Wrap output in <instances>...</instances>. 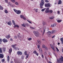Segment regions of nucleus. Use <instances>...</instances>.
<instances>
[{"label":"nucleus","instance_id":"1","mask_svg":"<svg viewBox=\"0 0 63 63\" xmlns=\"http://www.w3.org/2000/svg\"><path fill=\"white\" fill-rule=\"evenodd\" d=\"M45 7L48 8L46 9V10L45 11V12L46 13H49V8L51 7V5L49 3H48L45 4Z\"/></svg>","mask_w":63,"mask_h":63},{"label":"nucleus","instance_id":"2","mask_svg":"<svg viewBox=\"0 0 63 63\" xmlns=\"http://www.w3.org/2000/svg\"><path fill=\"white\" fill-rule=\"evenodd\" d=\"M63 62V57L62 56L60 58H59V60L57 59V63H62Z\"/></svg>","mask_w":63,"mask_h":63},{"label":"nucleus","instance_id":"3","mask_svg":"<svg viewBox=\"0 0 63 63\" xmlns=\"http://www.w3.org/2000/svg\"><path fill=\"white\" fill-rule=\"evenodd\" d=\"M44 4H45V2L44 1V0H42L41 3L40 4V8L41 9H43V6H44Z\"/></svg>","mask_w":63,"mask_h":63},{"label":"nucleus","instance_id":"4","mask_svg":"<svg viewBox=\"0 0 63 63\" xmlns=\"http://www.w3.org/2000/svg\"><path fill=\"white\" fill-rule=\"evenodd\" d=\"M33 33L36 37H38L39 36V32L37 31H34L33 32Z\"/></svg>","mask_w":63,"mask_h":63},{"label":"nucleus","instance_id":"5","mask_svg":"<svg viewBox=\"0 0 63 63\" xmlns=\"http://www.w3.org/2000/svg\"><path fill=\"white\" fill-rule=\"evenodd\" d=\"M14 11L18 15L20 14V13H21V11L20 10H17L15 9H14Z\"/></svg>","mask_w":63,"mask_h":63},{"label":"nucleus","instance_id":"6","mask_svg":"<svg viewBox=\"0 0 63 63\" xmlns=\"http://www.w3.org/2000/svg\"><path fill=\"white\" fill-rule=\"evenodd\" d=\"M17 54L18 55H22V52L20 51H19L17 52Z\"/></svg>","mask_w":63,"mask_h":63},{"label":"nucleus","instance_id":"7","mask_svg":"<svg viewBox=\"0 0 63 63\" xmlns=\"http://www.w3.org/2000/svg\"><path fill=\"white\" fill-rule=\"evenodd\" d=\"M9 54L11 55V53L12 52V48H11L10 49H9V51H8Z\"/></svg>","mask_w":63,"mask_h":63},{"label":"nucleus","instance_id":"8","mask_svg":"<svg viewBox=\"0 0 63 63\" xmlns=\"http://www.w3.org/2000/svg\"><path fill=\"white\" fill-rule=\"evenodd\" d=\"M2 41L3 42H4V43H7V42H8V40L5 38L3 39L2 40Z\"/></svg>","mask_w":63,"mask_h":63},{"label":"nucleus","instance_id":"9","mask_svg":"<svg viewBox=\"0 0 63 63\" xmlns=\"http://www.w3.org/2000/svg\"><path fill=\"white\" fill-rule=\"evenodd\" d=\"M50 47H51V48L53 49V50L54 51H55V49H54V47H53V46L52 45H51V44H50Z\"/></svg>","mask_w":63,"mask_h":63},{"label":"nucleus","instance_id":"10","mask_svg":"<svg viewBox=\"0 0 63 63\" xmlns=\"http://www.w3.org/2000/svg\"><path fill=\"white\" fill-rule=\"evenodd\" d=\"M33 53L34 54H36L37 56H38L39 55V54L37 53L36 50L34 51L33 52Z\"/></svg>","mask_w":63,"mask_h":63},{"label":"nucleus","instance_id":"11","mask_svg":"<svg viewBox=\"0 0 63 63\" xmlns=\"http://www.w3.org/2000/svg\"><path fill=\"white\" fill-rule=\"evenodd\" d=\"M46 27H44L43 28V34L42 35H44V33H45V32H46Z\"/></svg>","mask_w":63,"mask_h":63},{"label":"nucleus","instance_id":"12","mask_svg":"<svg viewBox=\"0 0 63 63\" xmlns=\"http://www.w3.org/2000/svg\"><path fill=\"white\" fill-rule=\"evenodd\" d=\"M6 38L7 39H9V38H10L11 36H10V34H8V35H6Z\"/></svg>","mask_w":63,"mask_h":63},{"label":"nucleus","instance_id":"13","mask_svg":"<svg viewBox=\"0 0 63 63\" xmlns=\"http://www.w3.org/2000/svg\"><path fill=\"white\" fill-rule=\"evenodd\" d=\"M8 25H10V26H11L12 25V22L11 21H9L8 23Z\"/></svg>","mask_w":63,"mask_h":63},{"label":"nucleus","instance_id":"14","mask_svg":"<svg viewBox=\"0 0 63 63\" xmlns=\"http://www.w3.org/2000/svg\"><path fill=\"white\" fill-rule=\"evenodd\" d=\"M5 0V3H8V4H9V5H11V2H9V3H8V0Z\"/></svg>","mask_w":63,"mask_h":63},{"label":"nucleus","instance_id":"15","mask_svg":"<svg viewBox=\"0 0 63 63\" xmlns=\"http://www.w3.org/2000/svg\"><path fill=\"white\" fill-rule=\"evenodd\" d=\"M4 57V55H3L0 54V58H3Z\"/></svg>","mask_w":63,"mask_h":63},{"label":"nucleus","instance_id":"16","mask_svg":"<svg viewBox=\"0 0 63 63\" xmlns=\"http://www.w3.org/2000/svg\"><path fill=\"white\" fill-rule=\"evenodd\" d=\"M56 25V23H54L53 25H51V26L52 27H53L54 26H55Z\"/></svg>","mask_w":63,"mask_h":63},{"label":"nucleus","instance_id":"17","mask_svg":"<svg viewBox=\"0 0 63 63\" xmlns=\"http://www.w3.org/2000/svg\"><path fill=\"white\" fill-rule=\"evenodd\" d=\"M56 32V31L55 30H53L51 31V33L52 34H53V33H54L55 32Z\"/></svg>","mask_w":63,"mask_h":63},{"label":"nucleus","instance_id":"18","mask_svg":"<svg viewBox=\"0 0 63 63\" xmlns=\"http://www.w3.org/2000/svg\"><path fill=\"white\" fill-rule=\"evenodd\" d=\"M62 4V1L61 0H60L59 1L58 3V5H59L60 4Z\"/></svg>","mask_w":63,"mask_h":63},{"label":"nucleus","instance_id":"19","mask_svg":"<svg viewBox=\"0 0 63 63\" xmlns=\"http://www.w3.org/2000/svg\"><path fill=\"white\" fill-rule=\"evenodd\" d=\"M60 40L62 42V45H63V38H61Z\"/></svg>","mask_w":63,"mask_h":63},{"label":"nucleus","instance_id":"20","mask_svg":"<svg viewBox=\"0 0 63 63\" xmlns=\"http://www.w3.org/2000/svg\"><path fill=\"white\" fill-rule=\"evenodd\" d=\"M51 33V32H50V31H49V32H47V35H50Z\"/></svg>","mask_w":63,"mask_h":63},{"label":"nucleus","instance_id":"21","mask_svg":"<svg viewBox=\"0 0 63 63\" xmlns=\"http://www.w3.org/2000/svg\"><path fill=\"white\" fill-rule=\"evenodd\" d=\"M52 13H53V11H52V10H49V13H50V14H52Z\"/></svg>","mask_w":63,"mask_h":63},{"label":"nucleus","instance_id":"22","mask_svg":"<svg viewBox=\"0 0 63 63\" xmlns=\"http://www.w3.org/2000/svg\"><path fill=\"white\" fill-rule=\"evenodd\" d=\"M12 22L13 24L14 25H16V23L14 20H12Z\"/></svg>","mask_w":63,"mask_h":63},{"label":"nucleus","instance_id":"23","mask_svg":"<svg viewBox=\"0 0 63 63\" xmlns=\"http://www.w3.org/2000/svg\"><path fill=\"white\" fill-rule=\"evenodd\" d=\"M7 61L8 62H9V61H10V56H8L7 57Z\"/></svg>","mask_w":63,"mask_h":63},{"label":"nucleus","instance_id":"24","mask_svg":"<svg viewBox=\"0 0 63 63\" xmlns=\"http://www.w3.org/2000/svg\"><path fill=\"white\" fill-rule=\"evenodd\" d=\"M42 24H43V25H46L47 23L46 22L43 21L42 22Z\"/></svg>","mask_w":63,"mask_h":63},{"label":"nucleus","instance_id":"25","mask_svg":"<svg viewBox=\"0 0 63 63\" xmlns=\"http://www.w3.org/2000/svg\"><path fill=\"white\" fill-rule=\"evenodd\" d=\"M15 63H20V62L18 61V60H16L15 62Z\"/></svg>","mask_w":63,"mask_h":63},{"label":"nucleus","instance_id":"26","mask_svg":"<svg viewBox=\"0 0 63 63\" xmlns=\"http://www.w3.org/2000/svg\"><path fill=\"white\" fill-rule=\"evenodd\" d=\"M15 26H14V28H15L16 27H17V28H19V26L18 25H14Z\"/></svg>","mask_w":63,"mask_h":63},{"label":"nucleus","instance_id":"27","mask_svg":"<svg viewBox=\"0 0 63 63\" xmlns=\"http://www.w3.org/2000/svg\"><path fill=\"white\" fill-rule=\"evenodd\" d=\"M0 10H3V8L1 5H0Z\"/></svg>","mask_w":63,"mask_h":63},{"label":"nucleus","instance_id":"28","mask_svg":"<svg viewBox=\"0 0 63 63\" xmlns=\"http://www.w3.org/2000/svg\"><path fill=\"white\" fill-rule=\"evenodd\" d=\"M54 18V17L53 16H52L51 17H49L50 19H53Z\"/></svg>","mask_w":63,"mask_h":63},{"label":"nucleus","instance_id":"29","mask_svg":"<svg viewBox=\"0 0 63 63\" xmlns=\"http://www.w3.org/2000/svg\"><path fill=\"white\" fill-rule=\"evenodd\" d=\"M46 8H44L42 9L41 10L42 12H44V11H45V10H46Z\"/></svg>","mask_w":63,"mask_h":63},{"label":"nucleus","instance_id":"30","mask_svg":"<svg viewBox=\"0 0 63 63\" xmlns=\"http://www.w3.org/2000/svg\"><path fill=\"white\" fill-rule=\"evenodd\" d=\"M57 21L58 23H60V22H61L62 21V20H58Z\"/></svg>","mask_w":63,"mask_h":63},{"label":"nucleus","instance_id":"31","mask_svg":"<svg viewBox=\"0 0 63 63\" xmlns=\"http://www.w3.org/2000/svg\"><path fill=\"white\" fill-rule=\"evenodd\" d=\"M0 53H2V48H0Z\"/></svg>","mask_w":63,"mask_h":63},{"label":"nucleus","instance_id":"32","mask_svg":"<svg viewBox=\"0 0 63 63\" xmlns=\"http://www.w3.org/2000/svg\"><path fill=\"white\" fill-rule=\"evenodd\" d=\"M37 42H38L39 44H41V41H40V40H37Z\"/></svg>","mask_w":63,"mask_h":63},{"label":"nucleus","instance_id":"33","mask_svg":"<svg viewBox=\"0 0 63 63\" xmlns=\"http://www.w3.org/2000/svg\"><path fill=\"white\" fill-rule=\"evenodd\" d=\"M3 52H5L6 51V48H3Z\"/></svg>","mask_w":63,"mask_h":63},{"label":"nucleus","instance_id":"34","mask_svg":"<svg viewBox=\"0 0 63 63\" xmlns=\"http://www.w3.org/2000/svg\"><path fill=\"white\" fill-rule=\"evenodd\" d=\"M46 47V46L45 45L43 44L42 45V48H45V47Z\"/></svg>","mask_w":63,"mask_h":63},{"label":"nucleus","instance_id":"35","mask_svg":"<svg viewBox=\"0 0 63 63\" xmlns=\"http://www.w3.org/2000/svg\"><path fill=\"white\" fill-rule=\"evenodd\" d=\"M34 11H35L36 12H38V9H36L34 8Z\"/></svg>","mask_w":63,"mask_h":63},{"label":"nucleus","instance_id":"36","mask_svg":"<svg viewBox=\"0 0 63 63\" xmlns=\"http://www.w3.org/2000/svg\"><path fill=\"white\" fill-rule=\"evenodd\" d=\"M24 54L25 55H27V51H25L24 52Z\"/></svg>","mask_w":63,"mask_h":63},{"label":"nucleus","instance_id":"37","mask_svg":"<svg viewBox=\"0 0 63 63\" xmlns=\"http://www.w3.org/2000/svg\"><path fill=\"white\" fill-rule=\"evenodd\" d=\"M37 48L38 49H39V48H40V45H37Z\"/></svg>","mask_w":63,"mask_h":63},{"label":"nucleus","instance_id":"38","mask_svg":"<svg viewBox=\"0 0 63 63\" xmlns=\"http://www.w3.org/2000/svg\"><path fill=\"white\" fill-rule=\"evenodd\" d=\"M1 62H4L5 61V59H2L1 60Z\"/></svg>","mask_w":63,"mask_h":63},{"label":"nucleus","instance_id":"39","mask_svg":"<svg viewBox=\"0 0 63 63\" xmlns=\"http://www.w3.org/2000/svg\"><path fill=\"white\" fill-rule=\"evenodd\" d=\"M5 13H6V14H7L8 13V11H7V10H6L5 11Z\"/></svg>","mask_w":63,"mask_h":63},{"label":"nucleus","instance_id":"40","mask_svg":"<svg viewBox=\"0 0 63 63\" xmlns=\"http://www.w3.org/2000/svg\"><path fill=\"white\" fill-rule=\"evenodd\" d=\"M22 26H23V27H25L26 26L25 25H24V24L23 23V24L21 25Z\"/></svg>","mask_w":63,"mask_h":63},{"label":"nucleus","instance_id":"41","mask_svg":"<svg viewBox=\"0 0 63 63\" xmlns=\"http://www.w3.org/2000/svg\"><path fill=\"white\" fill-rule=\"evenodd\" d=\"M11 47H13V48H14L15 47V45H12L11 46Z\"/></svg>","mask_w":63,"mask_h":63},{"label":"nucleus","instance_id":"42","mask_svg":"<svg viewBox=\"0 0 63 63\" xmlns=\"http://www.w3.org/2000/svg\"><path fill=\"white\" fill-rule=\"evenodd\" d=\"M28 40L29 41H31V40H32V38H30L28 39Z\"/></svg>","mask_w":63,"mask_h":63},{"label":"nucleus","instance_id":"43","mask_svg":"<svg viewBox=\"0 0 63 63\" xmlns=\"http://www.w3.org/2000/svg\"><path fill=\"white\" fill-rule=\"evenodd\" d=\"M15 4H16V5H17V6L18 5V2H15Z\"/></svg>","mask_w":63,"mask_h":63},{"label":"nucleus","instance_id":"44","mask_svg":"<svg viewBox=\"0 0 63 63\" xmlns=\"http://www.w3.org/2000/svg\"><path fill=\"white\" fill-rule=\"evenodd\" d=\"M24 17V16L22 15H20V17L21 18H22Z\"/></svg>","mask_w":63,"mask_h":63},{"label":"nucleus","instance_id":"45","mask_svg":"<svg viewBox=\"0 0 63 63\" xmlns=\"http://www.w3.org/2000/svg\"><path fill=\"white\" fill-rule=\"evenodd\" d=\"M45 2H46V3H48L49 2V1L47 0H45Z\"/></svg>","mask_w":63,"mask_h":63},{"label":"nucleus","instance_id":"46","mask_svg":"<svg viewBox=\"0 0 63 63\" xmlns=\"http://www.w3.org/2000/svg\"><path fill=\"white\" fill-rule=\"evenodd\" d=\"M39 51H42V48H40L39 49Z\"/></svg>","mask_w":63,"mask_h":63},{"label":"nucleus","instance_id":"47","mask_svg":"<svg viewBox=\"0 0 63 63\" xmlns=\"http://www.w3.org/2000/svg\"><path fill=\"white\" fill-rule=\"evenodd\" d=\"M11 1L13 2V3H15V0H12Z\"/></svg>","mask_w":63,"mask_h":63},{"label":"nucleus","instance_id":"48","mask_svg":"<svg viewBox=\"0 0 63 63\" xmlns=\"http://www.w3.org/2000/svg\"><path fill=\"white\" fill-rule=\"evenodd\" d=\"M24 56H22L21 57V59H24Z\"/></svg>","mask_w":63,"mask_h":63},{"label":"nucleus","instance_id":"49","mask_svg":"<svg viewBox=\"0 0 63 63\" xmlns=\"http://www.w3.org/2000/svg\"><path fill=\"white\" fill-rule=\"evenodd\" d=\"M27 21H28V22H29V23H32L31 22V21H30L28 20H27Z\"/></svg>","mask_w":63,"mask_h":63},{"label":"nucleus","instance_id":"50","mask_svg":"<svg viewBox=\"0 0 63 63\" xmlns=\"http://www.w3.org/2000/svg\"><path fill=\"white\" fill-rule=\"evenodd\" d=\"M2 39H0V43H2Z\"/></svg>","mask_w":63,"mask_h":63},{"label":"nucleus","instance_id":"51","mask_svg":"<svg viewBox=\"0 0 63 63\" xmlns=\"http://www.w3.org/2000/svg\"><path fill=\"white\" fill-rule=\"evenodd\" d=\"M14 38H15V39H17V36H14Z\"/></svg>","mask_w":63,"mask_h":63},{"label":"nucleus","instance_id":"52","mask_svg":"<svg viewBox=\"0 0 63 63\" xmlns=\"http://www.w3.org/2000/svg\"><path fill=\"white\" fill-rule=\"evenodd\" d=\"M55 35H53V36L52 37V38H55Z\"/></svg>","mask_w":63,"mask_h":63},{"label":"nucleus","instance_id":"53","mask_svg":"<svg viewBox=\"0 0 63 63\" xmlns=\"http://www.w3.org/2000/svg\"><path fill=\"white\" fill-rule=\"evenodd\" d=\"M30 27L31 29H35V28H33L31 27Z\"/></svg>","mask_w":63,"mask_h":63},{"label":"nucleus","instance_id":"54","mask_svg":"<svg viewBox=\"0 0 63 63\" xmlns=\"http://www.w3.org/2000/svg\"><path fill=\"white\" fill-rule=\"evenodd\" d=\"M45 48V49L46 50H47L48 48L47 47H46Z\"/></svg>","mask_w":63,"mask_h":63},{"label":"nucleus","instance_id":"55","mask_svg":"<svg viewBox=\"0 0 63 63\" xmlns=\"http://www.w3.org/2000/svg\"><path fill=\"white\" fill-rule=\"evenodd\" d=\"M23 18V19H24V20H26V18H25V17H24Z\"/></svg>","mask_w":63,"mask_h":63},{"label":"nucleus","instance_id":"56","mask_svg":"<svg viewBox=\"0 0 63 63\" xmlns=\"http://www.w3.org/2000/svg\"><path fill=\"white\" fill-rule=\"evenodd\" d=\"M57 14H58L59 15L60 14V12L59 11H58L57 12Z\"/></svg>","mask_w":63,"mask_h":63},{"label":"nucleus","instance_id":"57","mask_svg":"<svg viewBox=\"0 0 63 63\" xmlns=\"http://www.w3.org/2000/svg\"><path fill=\"white\" fill-rule=\"evenodd\" d=\"M41 56L42 58H44V55L43 54H42Z\"/></svg>","mask_w":63,"mask_h":63},{"label":"nucleus","instance_id":"58","mask_svg":"<svg viewBox=\"0 0 63 63\" xmlns=\"http://www.w3.org/2000/svg\"><path fill=\"white\" fill-rule=\"evenodd\" d=\"M10 40L11 41H13V40L12 38H10Z\"/></svg>","mask_w":63,"mask_h":63},{"label":"nucleus","instance_id":"59","mask_svg":"<svg viewBox=\"0 0 63 63\" xmlns=\"http://www.w3.org/2000/svg\"><path fill=\"white\" fill-rule=\"evenodd\" d=\"M44 54L45 55H46L47 54V52H44Z\"/></svg>","mask_w":63,"mask_h":63},{"label":"nucleus","instance_id":"60","mask_svg":"<svg viewBox=\"0 0 63 63\" xmlns=\"http://www.w3.org/2000/svg\"><path fill=\"white\" fill-rule=\"evenodd\" d=\"M10 63H14V62H13V61H11L10 62Z\"/></svg>","mask_w":63,"mask_h":63},{"label":"nucleus","instance_id":"61","mask_svg":"<svg viewBox=\"0 0 63 63\" xmlns=\"http://www.w3.org/2000/svg\"><path fill=\"white\" fill-rule=\"evenodd\" d=\"M45 59H46V60H47V57H45Z\"/></svg>","mask_w":63,"mask_h":63},{"label":"nucleus","instance_id":"62","mask_svg":"<svg viewBox=\"0 0 63 63\" xmlns=\"http://www.w3.org/2000/svg\"><path fill=\"white\" fill-rule=\"evenodd\" d=\"M29 56V55H27V56H26V57L27 58H28V57Z\"/></svg>","mask_w":63,"mask_h":63},{"label":"nucleus","instance_id":"63","mask_svg":"<svg viewBox=\"0 0 63 63\" xmlns=\"http://www.w3.org/2000/svg\"><path fill=\"white\" fill-rule=\"evenodd\" d=\"M17 48V47H14V49H15L16 50Z\"/></svg>","mask_w":63,"mask_h":63},{"label":"nucleus","instance_id":"64","mask_svg":"<svg viewBox=\"0 0 63 63\" xmlns=\"http://www.w3.org/2000/svg\"><path fill=\"white\" fill-rule=\"evenodd\" d=\"M62 52L63 53V48L62 49Z\"/></svg>","mask_w":63,"mask_h":63}]
</instances>
